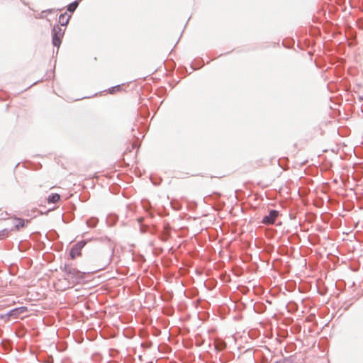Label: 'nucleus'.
Returning a JSON list of instances; mask_svg holds the SVG:
<instances>
[{
    "mask_svg": "<svg viewBox=\"0 0 363 363\" xmlns=\"http://www.w3.org/2000/svg\"><path fill=\"white\" fill-rule=\"evenodd\" d=\"M60 269L65 273V279L70 284H80L84 281L86 273L82 272L72 265L65 264L60 266Z\"/></svg>",
    "mask_w": 363,
    "mask_h": 363,
    "instance_id": "obj_1",
    "label": "nucleus"
},
{
    "mask_svg": "<svg viewBox=\"0 0 363 363\" xmlns=\"http://www.w3.org/2000/svg\"><path fill=\"white\" fill-rule=\"evenodd\" d=\"M65 29H62L59 24H55L52 27V44L54 47L58 49L61 45L62 38L64 37Z\"/></svg>",
    "mask_w": 363,
    "mask_h": 363,
    "instance_id": "obj_2",
    "label": "nucleus"
},
{
    "mask_svg": "<svg viewBox=\"0 0 363 363\" xmlns=\"http://www.w3.org/2000/svg\"><path fill=\"white\" fill-rule=\"evenodd\" d=\"M281 216L279 211L269 209L268 214L265 215L262 220V223L267 225L275 224L276 220Z\"/></svg>",
    "mask_w": 363,
    "mask_h": 363,
    "instance_id": "obj_3",
    "label": "nucleus"
},
{
    "mask_svg": "<svg viewBox=\"0 0 363 363\" xmlns=\"http://www.w3.org/2000/svg\"><path fill=\"white\" fill-rule=\"evenodd\" d=\"M87 243V240H82L74 244L69 251V256L71 259H74L81 254V250Z\"/></svg>",
    "mask_w": 363,
    "mask_h": 363,
    "instance_id": "obj_4",
    "label": "nucleus"
},
{
    "mask_svg": "<svg viewBox=\"0 0 363 363\" xmlns=\"http://www.w3.org/2000/svg\"><path fill=\"white\" fill-rule=\"evenodd\" d=\"M38 214H40V212L37 210V208H33L31 209L30 211H24V217L29 218H24V227L32 218H35Z\"/></svg>",
    "mask_w": 363,
    "mask_h": 363,
    "instance_id": "obj_5",
    "label": "nucleus"
},
{
    "mask_svg": "<svg viewBox=\"0 0 363 363\" xmlns=\"http://www.w3.org/2000/svg\"><path fill=\"white\" fill-rule=\"evenodd\" d=\"M22 313H23V306H20V307H17V308L10 310L8 312L7 315L11 318H13V319L20 318L21 320H22L23 317H21Z\"/></svg>",
    "mask_w": 363,
    "mask_h": 363,
    "instance_id": "obj_6",
    "label": "nucleus"
},
{
    "mask_svg": "<svg viewBox=\"0 0 363 363\" xmlns=\"http://www.w3.org/2000/svg\"><path fill=\"white\" fill-rule=\"evenodd\" d=\"M118 217L115 213H109L106 217V223L108 225L111 226L116 223Z\"/></svg>",
    "mask_w": 363,
    "mask_h": 363,
    "instance_id": "obj_7",
    "label": "nucleus"
},
{
    "mask_svg": "<svg viewBox=\"0 0 363 363\" xmlns=\"http://www.w3.org/2000/svg\"><path fill=\"white\" fill-rule=\"evenodd\" d=\"M67 16V12H65L63 13H61L60 16H59V23H60V26H65L66 27L67 26V24L69 23V21L71 18V16L69 15L67 18V19L65 21V16Z\"/></svg>",
    "mask_w": 363,
    "mask_h": 363,
    "instance_id": "obj_8",
    "label": "nucleus"
},
{
    "mask_svg": "<svg viewBox=\"0 0 363 363\" xmlns=\"http://www.w3.org/2000/svg\"><path fill=\"white\" fill-rule=\"evenodd\" d=\"M60 199V195L57 193H52L47 199L48 203H56Z\"/></svg>",
    "mask_w": 363,
    "mask_h": 363,
    "instance_id": "obj_9",
    "label": "nucleus"
},
{
    "mask_svg": "<svg viewBox=\"0 0 363 363\" xmlns=\"http://www.w3.org/2000/svg\"><path fill=\"white\" fill-rule=\"evenodd\" d=\"M253 308L257 313H262L266 310V306L263 303H255Z\"/></svg>",
    "mask_w": 363,
    "mask_h": 363,
    "instance_id": "obj_10",
    "label": "nucleus"
},
{
    "mask_svg": "<svg viewBox=\"0 0 363 363\" xmlns=\"http://www.w3.org/2000/svg\"><path fill=\"white\" fill-rule=\"evenodd\" d=\"M99 223V219L96 217H91L86 220V224L89 228H95Z\"/></svg>",
    "mask_w": 363,
    "mask_h": 363,
    "instance_id": "obj_11",
    "label": "nucleus"
},
{
    "mask_svg": "<svg viewBox=\"0 0 363 363\" xmlns=\"http://www.w3.org/2000/svg\"><path fill=\"white\" fill-rule=\"evenodd\" d=\"M294 360H295L294 356L291 355V356L284 357L280 359L275 360L272 363H294Z\"/></svg>",
    "mask_w": 363,
    "mask_h": 363,
    "instance_id": "obj_12",
    "label": "nucleus"
},
{
    "mask_svg": "<svg viewBox=\"0 0 363 363\" xmlns=\"http://www.w3.org/2000/svg\"><path fill=\"white\" fill-rule=\"evenodd\" d=\"M80 0H75L67 5V9L70 13H74L79 4Z\"/></svg>",
    "mask_w": 363,
    "mask_h": 363,
    "instance_id": "obj_13",
    "label": "nucleus"
},
{
    "mask_svg": "<svg viewBox=\"0 0 363 363\" xmlns=\"http://www.w3.org/2000/svg\"><path fill=\"white\" fill-rule=\"evenodd\" d=\"M140 231L143 233L150 232L152 234H155L157 231V229L154 228L152 230H150V228L147 225H140Z\"/></svg>",
    "mask_w": 363,
    "mask_h": 363,
    "instance_id": "obj_14",
    "label": "nucleus"
},
{
    "mask_svg": "<svg viewBox=\"0 0 363 363\" xmlns=\"http://www.w3.org/2000/svg\"><path fill=\"white\" fill-rule=\"evenodd\" d=\"M170 231L169 229H166L164 232L160 235V238L162 241H167L170 238Z\"/></svg>",
    "mask_w": 363,
    "mask_h": 363,
    "instance_id": "obj_15",
    "label": "nucleus"
},
{
    "mask_svg": "<svg viewBox=\"0 0 363 363\" xmlns=\"http://www.w3.org/2000/svg\"><path fill=\"white\" fill-rule=\"evenodd\" d=\"M14 228L18 230L20 228H23V219L21 218H14Z\"/></svg>",
    "mask_w": 363,
    "mask_h": 363,
    "instance_id": "obj_16",
    "label": "nucleus"
},
{
    "mask_svg": "<svg viewBox=\"0 0 363 363\" xmlns=\"http://www.w3.org/2000/svg\"><path fill=\"white\" fill-rule=\"evenodd\" d=\"M9 272L11 274H13V275H16L17 274V272L18 270V267L17 266V264H11L10 266H9Z\"/></svg>",
    "mask_w": 363,
    "mask_h": 363,
    "instance_id": "obj_17",
    "label": "nucleus"
},
{
    "mask_svg": "<svg viewBox=\"0 0 363 363\" xmlns=\"http://www.w3.org/2000/svg\"><path fill=\"white\" fill-rule=\"evenodd\" d=\"M121 90V85L118 84V85H116V86H111V88H109L108 92H109V94H113L116 91H119Z\"/></svg>",
    "mask_w": 363,
    "mask_h": 363,
    "instance_id": "obj_18",
    "label": "nucleus"
},
{
    "mask_svg": "<svg viewBox=\"0 0 363 363\" xmlns=\"http://www.w3.org/2000/svg\"><path fill=\"white\" fill-rule=\"evenodd\" d=\"M8 230L7 229H4L0 231V238H4V236H6L8 235Z\"/></svg>",
    "mask_w": 363,
    "mask_h": 363,
    "instance_id": "obj_19",
    "label": "nucleus"
},
{
    "mask_svg": "<svg viewBox=\"0 0 363 363\" xmlns=\"http://www.w3.org/2000/svg\"><path fill=\"white\" fill-rule=\"evenodd\" d=\"M100 240L101 242H111V239L108 237H107V236L101 238Z\"/></svg>",
    "mask_w": 363,
    "mask_h": 363,
    "instance_id": "obj_20",
    "label": "nucleus"
},
{
    "mask_svg": "<svg viewBox=\"0 0 363 363\" xmlns=\"http://www.w3.org/2000/svg\"><path fill=\"white\" fill-rule=\"evenodd\" d=\"M274 355L272 354L270 358H268L267 357H264V361L266 363L272 362L273 361Z\"/></svg>",
    "mask_w": 363,
    "mask_h": 363,
    "instance_id": "obj_21",
    "label": "nucleus"
},
{
    "mask_svg": "<svg viewBox=\"0 0 363 363\" xmlns=\"http://www.w3.org/2000/svg\"><path fill=\"white\" fill-rule=\"evenodd\" d=\"M50 235V239L55 240L57 236V233L53 230L49 233Z\"/></svg>",
    "mask_w": 363,
    "mask_h": 363,
    "instance_id": "obj_22",
    "label": "nucleus"
},
{
    "mask_svg": "<svg viewBox=\"0 0 363 363\" xmlns=\"http://www.w3.org/2000/svg\"><path fill=\"white\" fill-rule=\"evenodd\" d=\"M23 294H24V300H27V299H30V298H28V296L29 294V291L27 290L26 291L24 289V292H23Z\"/></svg>",
    "mask_w": 363,
    "mask_h": 363,
    "instance_id": "obj_23",
    "label": "nucleus"
},
{
    "mask_svg": "<svg viewBox=\"0 0 363 363\" xmlns=\"http://www.w3.org/2000/svg\"><path fill=\"white\" fill-rule=\"evenodd\" d=\"M358 27L363 30V20L358 21Z\"/></svg>",
    "mask_w": 363,
    "mask_h": 363,
    "instance_id": "obj_24",
    "label": "nucleus"
},
{
    "mask_svg": "<svg viewBox=\"0 0 363 363\" xmlns=\"http://www.w3.org/2000/svg\"><path fill=\"white\" fill-rule=\"evenodd\" d=\"M30 164V162L24 160V164H23L24 168H28Z\"/></svg>",
    "mask_w": 363,
    "mask_h": 363,
    "instance_id": "obj_25",
    "label": "nucleus"
},
{
    "mask_svg": "<svg viewBox=\"0 0 363 363\" xmlns=\"http://www.w3.org/2000/svg\"><path fill=\"white\" fill-rule=\"evenodd\" d=\"M29 353H30V355L33 357V358H36V356L35 354V352H33L31 349L30 348L29 350Z\"/></svg>",
    "mask_w": 363,
    "mask_h": 363,
    "instance_id": "obj_26",
    "label": "nucleus"
},
{
    "mask_svg": "<svg viewBox=\"0 0 363 363\" xmlns=\"http://www.w3.org/2000/svg\"><path fill=\"white\" fill-rule=\"evenodd\" d=\"M22 244H23V240H21V241L19 242V243H18V249H19V250H20L21 252L23 250L21 249Z\"/></svg>",
    "mask_w": 363,
    "mask_h": 363,
    "instance_id": "obj_27",
    "label": "nucleus"
},
{
    "mask_svg": "<svg viewBox=\"0 0 363 363\" xmlns=\"http://www.w3.org/2000/svg\"><path fill=\"white\" fill-rule=\"evenodd\" d=\"M28 245L26 242V241L24 240V245H23V247H24V251L28 248Z\"/></svg>",
    "mask_w": 363,
    "mask_h": 363,
    "instance_id": "obj_28",
    "label": "nucleus"
},
{
    "mask_svg": "<svg viewBox=\"0 0 363 363\" xmlns=\"http://www.w3.org/2000/svg\"><path fill=\"white\" fill-rule=\"evenodd\" d=\"M52 12V9H48V10H45V11H43V13H50Z\"/></svg>",
    "mask_w": 363,
    "mask_h": 363,
    "instance_id": "obj_29",
    "label": "nucleus"
},
{
    "mask_svg": "<svg viewBox=\"0 0 363 363\" xmlns=\"http://www.w3.org/2000/svg\"><path fill=\"white\" fill-rule=\"evenodd\" d=\"M23 309H24V313H25L28 311L27 306H24Z\"/></svg>",
    "mask_w": 363,
    "mask_h": 363,
    "instance_id": "obj_30",
    "label": "nucleus"
},
{
    "mask_svg": "<svg viewBox=\"0 0 363 363\" xmlns=\"http://www.w3.org/2000/svg\"><path fill=\"white\" fill-rule=\"evenodd\" d=\"M143 220V218H138V222H139V223H141Z\"/></svg>",
    "mask_w": 363,
    "mask_h": 363,
    "instance_id": "obj_31",
    "label": "nucleus"
},
{
    "mask_svg": "<svg viewBox=\"0 0 363 363\" xmlns=\"http://www.w3.org/2000/svg\"><path fill=\"white\" fill-rule=\"evenodd\" d=\"M191 69H192V70H195V69H197V68L194 67V65H191Z\"/></svg>",
    "mask_w": 363,
    "mask_h": 363,
    "instance_id": "obj_32",
    "label": "nucleus"
},
{
    "mask_svg": "<svg viewBox=\"0 0 363 363\" xmlns=\"http://www.w3.org/2000/svg\"><path fill=\"white\" fill-rule=\"evenodd\" d=\"M30 259L26 260V264H30Z\"/></svg>",
    "mask_w": 363,
    "mask_h": 363,
    "instance_id": "obj_33",
    "label": "nucleus"
},
{
    "mask_svg": "<svg viewBox=\"0 0 363 363\" xmlns=\"http://www.w3.org/2000/svg\"><path fill=\"white\" fill-rule=\"evenodd\" d=\"M23 351H24V353L26 352V345L24 344V349H23Z\"/></svg>",
    "mask_w": 363,
    "mask_h": 363,
    "instance_id": "obj_34",
    "label": "nucleus"
},
{
    "mask_svg": "<svg viewBox=\"0 0 363 363\" xmlns=\"http://www.w3.org/2000/svg\"><path fill=\"white\" fill-rule=\"evenodd\" d=\"M266 349L271 353V350L268 347H266Z\"/></svg>",
    "mask_w": 363,
    "mask_h": 363,
    "instance_id": "obj_35",
    "label": "nucleus"
},
{
    "mask_svg": "<svg viewBox=\"0 0 363 363\" xmlns=\"http://www.w3.org/2000/svg\"><path fill=\"white\" fill-rule=\"evenodd\" d=\"M144 208L147 211L146 206L144 204Z\"/></svg>",
    "mask_w": 363,
    "mask_h": 363,
    "instance_id": "obj_36",
    "label": "nucleus"
},
{
    "mask_svg": "<svg viewBox=\"0 0 363 363\" xmlns=\"http://www.w3.org/2000/svg\"><path fill=\"white\" fill-rule=\"evenodd\" d=\"M62 220H63L64 223H67V221H66V220H65V219H64V218H63V217H62Z\"/></svg>",
    "mask_w": 363,
    "mask_h": 363,
    "instance_id": "obj_37",
    "label": "nucleus"
},
{
    "mask_svg": "<svg viewBox=\"0 0 363 363\" xmlns=\"http://www.w3.org/2000/svg\"><path fill=\"white\" fill-rule=\"evenodd\" d=\"M27 316H28L27 315H23L24 319H25Z\"/></svg>",
    "mask_w": 363,
    "mask_h": 363,
    "instance_id": "obj_38",
    "label": "nucleus"
},
{
    "mask_svg": "<svg viewBox=\"0 0 363 363\" xmlns=\"http://www.w3.org/2000/svg\"><path fill=\"white\" fill-rule=\"evenodd\" d=\"M23 264L25 265L26 264V259L24 258V262H23Z\"/></svg>",
    "mask_w": 363,
    "mask_h": 363,
    "instance_id": "obj_39",
    "label": "nucleus"
},
{
    "mask_svg": "<svg viewBox=\"0 0 363 363\" xmlns=\"http://www.w3.org/2000/svg\"><path fill=\"white\" fill-rule=\"evenodd\" d=\"M32 84H30L27 89L30 88Z\"/></svg>",
    "mask_w": 363,
    "mask_h": 363,
    "instance_id": "obj_40",
    "label": "nucleus"
},
{
    "mask_svg": "<svg viewBox=\"0 0 363 363\" xmlns=\"http://www.w3.org/2000/svg\"><path fill=\"white\" fill-rule=\"evenodd\" d=\"M350 306H351L350 304L348 305V306L346 308V309H347L349 307H350Z\"/></svg>",
    "mask_w": 363,
    "mask_h": 363,
    "instance_id": "obj_41",
    "label": "nucleus"
},
{
    "mask_svg": "<svg viewBox=\"0 0 363 363\" xmlns=\"http://www.w3.org/2000/svg\"><path fill=\"white\" fill-rule=\"evenodd\" d=\"M23 331H24V334H25L26 333V329L25 328L23 329Z\"/></svg>",
    "mask_w": 363,
    "mask_h": 363,
    "instance_id": "obj_42",
    "label": "nucleus"
}]
</instances>
